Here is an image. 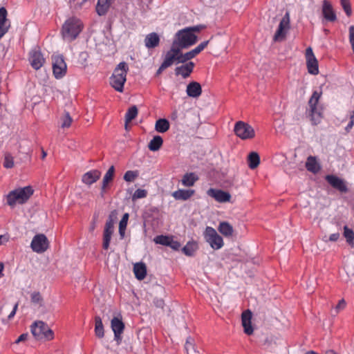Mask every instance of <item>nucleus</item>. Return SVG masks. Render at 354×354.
Instances as JSON below:
<instances>
[{
    "instance_id": "f257e3e1",
    "label": "nucleus",
    "mask_w": 354,
    "mask_h": 354,
    "mask_svg": "<svg viewBox=\"0 0 354 354\" xmlns=\"http://www.w3.org/2000/svg\"><path fill=\"white\" fill-rule=\"evenodd\" d=\"M82 28L83 24L80 19L76 17H71L62 26V37L67 41H72L78 37Z\"/></svg>"
},
{
    "instance_id": "f03ea898",
    "label": "nucleus",
    "mask_w": 354,
    "mask_h": 354,
    "mask_svg": "<svg viewBox=\"0 0 354 354\" xmlns=\"http://www.w3.org/2000/svg\"><path fill=\"white\" fill-rule=\"evenodd\" d=\"M129 66L124 62L119 63L110 77V84L118 92H122L127 80Z\"/></svg>"
},
{
    "instance_id": "7ed1b4c3",
    "label": "nucleus",
    "mask_w": 354,
    "mask_h": 354,
    "mask_svg": "<svg viewBox=\"0 0 354 354\" xmlns=\"http://www.w3.org/2000/svg\"><path fill=\"white\" fill-rule=\"evenodd\" d=\"M33 192L30 186L14 189L6 195L7 204L10 207H14L16 203L23 204L29 199Z\"/></svg>"
},
{
    "instance_id": "20e7f679",
    "label": "nucleus",
    "mask_w": 354,
    "mask_h": 354,
    "mask_svg": "<svg viewBox=\"0 0 354 354\" xmlns=\"http://www.w3.org/2000/svg\"><path fill=\"white\" fill-rule=\"evenodd\" d=\"M31 333L38 340H50L54 337L53 331L42 321L35 322L31 325Z\"/></svg>"
},
{
    "instance_id": "39448f33",
    "label": "nucleus",
    "mask_w": 354,
    "mask_h": 354,
    "mask_svg": "<svg viewBox=\"0 0 354 354\" xmlns=\"http://www.w3.org/2000/svg\"><path fill=\"white\" fill-rule=\"evenodd\" d=\"M176 40L180 47L188 48L198 41L197 36L186 28L178 30L175 35Z\"/></svg>"
},
{
    "instance_id": "423d86ee",
    "label": "nucleus",
    "mask_w": 354,
    "mask_h": 354,
    "mask_svg": "<svg viewBox=\"0 0 354 354\" xmlns=\"http://www.w3.org/2000/svg\"><path fill=\"white\" fill-rule=\"evenodd\" d=\"M205 241L214 250H219L223 246V238L217 233L212 227L207 226L204 232Z\"/></svg>"
},
{
    "instance_id": "0eeeda50",
    "label": "nucleus",
    "mask_w": 354,
    "mask_h": 354,
    "mask_svg": "<svg viewBox=\"0 0 354 354\" xmlns=\"http://www.w3.org/2000/svg\"><path fill=\"white\" fill-rule=\"evenodd\" d=\"M234 132L236 136L242 140L252 139L255 136V132L253 127L243 121H238L236 122L234 128Z\"/></svg>"
},
{
    "instance_id": "6e6552de",
    "label": "nucleus",
    "mask_w": 354,
    "mask_h": 354,
    "mask_svg": "<svg viewBox=\"0 0 354 354\" xmlns=\"http://www.w3.org/2000/svg\"><path fill=\"white\" fill-rule=\"evenodd\" d=\"M28 60L30 66L35 70H39L43 66L45 63V58L38 46H35L30 50Z\"/></svg>"
},
{
    "instance_id": "1a4fd4ad",
    "label": "nucleus",
    "mask_w": 354,
    "mask_h": 354,
    "mask_svg": "<svg viewBox=\"0 0 354 354\" xmlns=\"http://www.w3.org/2000/svg\"><path fill=\"white\" fill-rule=\"evenodd\" d=\"M49 245L47 237L43 234L35 235L31 241L30 247L37 253L45 252Z\"/></svg>"
},
{
    "instance_id": "9d476101",
    "label": "nucleus",
    "mask_w": 354,
    "mask_h": 354,
    "mask_svg": "<svg viewBox=\"0 0 354 354\" xmlns=\"http://www.w3.org/2000/svg\"><path fill=\"white\" fill-rule=\"evenodd\" d=\"M53 72L56 79L62 78L66 73V64L62 55L53 57Z\"/></svg>"
},
{
    "instance_id": "9b49d317",
    "label": "nucleus",
    "mask_w": 354,
    "mask_h": 354,
    "mask_svg": "<svg viewBox=\"0 0 354 354\" xmlns=\"http://www.w3.org/2000/svg\"><path fill=\"white\" fill-rule=\"evenodd\" d=\"M321 92H318L317 91H315L313 93L312 96L310 97L308 101V105L310 107V115L311 117V120L314 124H317L319 122V119L320 118V113L317 111V104L319 102V100L321 97Z\"/></svg>"
},
{
    "instance_id": "f8f14e48",
    "label": "nucleus",
    "mask_w": 354,
    "mask_h": 354,
    "mask_svg": "<svg viewBox=\"0 0 354 354\" xmlns=\"http://www.w3.org/2000/svg\"><path fill=\"white\" fill-rule=\"evenodd\" d=\"M290 26V15L287 12L283 18L281 19L278 29L277 30L274 35V41H281L285 38L286 36V30L289 28Z\"/></svg>"
},
{
    "instance_id": "ddd939ff",
    "label": "nucleus",
    "mask_w": 354,
    "mask_h": 354,
    "mask_svg": "<svg viewBox=\"0 0 354 354\" xmlns=\"http://www.w3.org/2000/svg\"><path fill=\"white\" fill-rule=\"evenodd\" d=\"M306 59L308 73L312 75L318 74V62L310 47L306 50Z\"/></svg>"
},
{
    "instance_id": "4468645a",
    "label": "nucleus",
    "mask_w": 354,
    "mask_h": 354,
    "mask_svg": "<svg viewBox=\"0 0 354 354\" xmlns=\"http://www.w3.org/2000/svg\"><path fill=\"white\" fill-rule=\"evenodd\" d=\"M207 195L221 203L230 202L231 199V195L229 192L219 189L209 188L207 191Z\"/></svg>"
},
{
    "instance_id": "2eb2a0df",
    "label": "nucleus",
    "mask_w": 354,
    "mask_h": 354,
    "mask_svg": "<svg viewBox=\"0 0 354 354\" xmlns=\"http://www.w3.org/2000/svg\"><path fill=\"white\" fill-rule=\"evenodd\" d=\"M326 180L333 187L338 191L342 193L347 192L348 188L344 180L334 175H327Z\"/></svg>"
},
{
    "instance_id": "dca6fc26",
    "label": "nucleus",
    "mask_w": 354,
    "mask_h": 354,
    "mask_svg": "<svg viewBox=\"0 0 354 354\" xmlns=\"http://www.w3.org/2000/svg\"><path fill=\"white\" fill-rule=\"evenodd\" d=\"M101 174V171L98 169H91L82 175V181L90 186L100 179Z\"/></svg>"
},
{
    "instance_id": "f3484780",
    "label": "nucleus",
    "mask_w": 354,
    "mask_h": 354,
    "mask_svg": "<svg viewBox=\"0 0 354 354\" xmlns=\"http://www.w3.org/2000/svg\"><path fill=\"white\" fill-rule=\"evenodd\" d=\"M252 313L250 310H245L241 315L242 326L244 333L248 335L253 333L254 329L251 323Z\"/></svg>"
},
{
    "instance_id": "a211bd4d",
    "label": "nucleus",
    "mask_w": 354,
    "mask_h": 354,
    "mask_svg": "<svg viewBox=\"0 0 354 354\" xmlns=\"http://www.w3.org/2000/svg\"><path fill=\"white\" fill-rule=\"evenodd\" d=\"M322 15L327 21L333 22L337 19L336 14L331 4L326 0L324 1L322 5Z\"/></svg>"
},
{
    "instance_id": "6ab92c4d",
    "label": "nucleus",
    "mask_w": 354,
    "mask_h": 354,
    "mask_svg": "<svg viewBox=\"0 0 354 354\" xmlns=\"http://www.w3.org/2000/svg\"><path fill=\"white\" fill-rule=\"evenodd\" d=\"M194 68V63L189 62L175 68L176 75H181L183 78L188 77L192 73Z\"/></svg>"
},
{
    "instance_id": "aec40b11",
    "label": "nucleus",
    "mask_w": 354,
    "mask_h": 354,
    "mask_svg": "<svg viewBox=\"0 0 354 354\" xmlns=\"http://www.w3.org/2000/svg\"><path fill=\"white\" fill-rule=\"evenodd\" d=\"M115 0H97L95 11L99 16H104L109 11L111 4Z\"/></svg>"
},
{
    "instance_id": "412c9836",
    "label": "nucleus",
    "mask_w": 354,
    "mask_h": 354,
    "mask_svg": "<svg viewBox=\"0 0 354 354\" xmlns=\"http://www.w3.org/2000/svg\"><path fill=\"white\" fill-rule=\"evenodd\" d=\"M187 94L191 97H198L202 93V88L201 84L197 82H191L187 86Z\"/></svg>"
},
{
    "instance_id": "4be33fe9",
    "label": "nucleus",
    "mask_w": 354,
    "mask_h": 354,
    "mask_svg": "<svg viewBox=\"0 0 354 354\" xmlns=\"http://www.w3.org/2000/svg\"><path fill=\"white\" fill-rule=\"evenodd\" d=\"M305 167L308 171L314 174H317L321 170V165L317 162L315 156H308L307 158Z\"/></svg>"
},
{
    "instance_id": "5701e85b",
    "label": "nucleus",
    "mask_w": 354,
    "mask_h": 354,
    "mask_svg": "<svg viewBox=\"0 0 354 354\" xmlns=\"http://www.w3.org/2000/svg\"><path fill=\"white\" fill-rule=\"evenodd\" d=\"M111 327L113 333H123L125 326L120 315L111 319Z\"/></svg>"
},
{
    "instance_id": "b1692460",
    "label": "nucleus",
    "mask_w": 354,
    "mask_h": 354,
    "mask_svg": "<svg viewBox=\"0 0 354 354\" xmlns=\"http://www.w3.org/2000/svg\"><path fill=\"white\" fill-rule=\"evenodd\" d=\"M160 37L156 32L148 34L145 39V44L147 48H153L158 46Z\"/></svg>"
},
{
    "instance_id": "393cba45",
    "label": "nucleus",
    "mask_w": 354,
    "mask_h": 354,
    "mask_svg": "<svg viewBox=\"0 0 354 354\" xmlns=\"http://www.w3.org/2000/svg\"><path fill=\"white\" fill-rule=\"evenodd\" d=\"M194 192L193 189H178L172 193V196L176 200L187 201L194 195Z\"/></svg>"
},
{
    "instance_id": "a878e982",
    "label": "nucleus",
    "mask_w": 354,
    "mask_h": 354,
    "mask_svg": "<svg viewBox=\"0 0 354 354\" xmlns=\"http://www.w3.org/2000/svg\"><path fill=\"white\" fill-rule=\"evenodd\" d=\"M114 172H115V168L114 166H111L107 171L106 172L105 175L103 177L102 183V192L101 196H103L104 192H105L106 187L109 185L110 182H111L113 179L114 176Z\"/></svg>"
},
{
    "instance_id": "bb28decb",
    "label": "nucleus",
    "mask_w": 354,
    "mask_h": 354,
    "mask_svg": "<svg viewBox=\"0 0 354 354\" xmlns=\"http://www.w3.org/2000/svg\"><path fill=\"white\" fill-rule=\"evenodd\" d=\"M133 272L138 280H142L147 274V268L143 263H136L133 266Z\"/></svg>"
},
{
    "instance_id": "cd10ccee",
    "label": "nucleus",
    "mask_w": 354,
    "mask_h": 354,
    "mask_svg": "<svg viewBox=\"0 0 354 354\" xmlns=\"http://www.w3.org/2000/svg\"><path fill=\"white\" fill-rule=\"evenodd\" d=\"M198 249V244L195 241H189L183 248V252L187 257H192Z\"/></svg>"
},
{
    "instance_id": "c85d7f7f",
    "label": "nucleus",
    "mask_w": 354,
    "mask_h": 354,
    "mask_svg": "<svg viewBox=\"0 0 354 354\" xmlns=\"http://www.w3.org/2000/svg\"><path fill=\"white\" fill-rule=\"evenodd\" d=\"M218 230L220 233L227 237L232 236L234 232L233 227L226 221L221 222Z\"/></svg>"
},
{
    "instance_id": "c756f323",
    "label": "nucleus",
    "mask_w": 354,
    "mask_h": 354,
    "mask_svg": "<svg viewBox=\"0 0 354 354\" xmlns=\"http://www.w3.org/2000/svg\"><path fill=\"white\" fill-rule=\"evenodd\" d=\"M95 334L98 338H102L104 336V326L100 316L95 317Z\"/></svg>"
},
{
    "instance_id": "7c9ffc66",
    "label": "nucleus",
    "mask_w": 354,
    "mask_h": 354,
    "mask_svg": "<svg viewBox=\"0 0 354 354\" xmlns=\"http://www.w3.org/2000/svg\"><path fill=\"white\" fill-rule=\"evenodd\" d=\"M169 122L165 118L158 119L155 124V129L159 133H165L169 129Z\"/></svg>"
},
{
    "instance_id": "2f4dec72",
    "label": "nucleus",
    "mask_w": 354,
    "mask_h": 354,
    "mask_svg": "<svg viewBox=\"0 0 354 354\" xmlns=\"http://www.w3.org/2000/svg\"><path fill=\"white\" fill-rule=\"evenodd\" d=\"M163 140L160 136H155L153 139L149 142L148 147L151 151H158L162 145Z\"/></svg>"
},
{
    "instance_id": "473e14b6",
    "label": "nucleus",
    "mask_w": 354,
    "mask_h": 354,
    "mask_svg": "<svg viewBox=\"0 0 354 354\" xmlns=\"http://www.w3.org/2000/svg\"><path fill=\"white\" fill-rule=\"evenodd\" d=\"M198 179V176L194 173H187L183 177L182 184L187 187H191L194 185Z\"/></svg>"
},
{
    "instance_id": "72a5a7b5",
    "label": "nucleus",
    "mask_w": 354,
    "mask_h": 354,
    "mask_svg": "<svg viewBox=\"0 0 354 354\" xmlns=\"http://www.w3.org/2000/svg\"><path fill=\"white\" fill-rule=\"evenodd\" d=\"M248 166L250 169H254L258 167L260 163V158L257 152L252 151L250 153L248 158Z\"/></svg>"
},
{
    "instance_id": "f704fd0d",
    "label": "nucleus",
    "mask_w": 354,
    "mask_h": 354,
    "mask_svg": "<svg viewBox=\"0 0 354 354\" xmlns=\"http://www.w3.org/2000/svg\"><path fill=\"white\" fill-rule=\"evenodd\" d=\"M138 115V108L136 105L131 106L125 114V127L127 124L136 118Z\"/></svg>"
},
{
    "instance_id": "c9c22d12",
    "label": "nucleus",
    "mask_w": 354,
    "mask_h": 354,
    "mask_svg": "<svg viewBox=\"0 0 354 354\" xmlns=\"http://www.w3.org/2000/svg\"><path fill=\"white\" fill-rule=\"evenodd\" d=\"M174 62L179 64L178 57H176L174 55H171L170 53L167 52L164 60L162 63V67L168 68L171 66Z\"/></svg>"
},
{
    "instance_id": "e433bc0d",
    "label": "nucleus",
    "mask_w": 354,
    "mask_h": 354,
    "mask_svg": "<svg viewBox=\"0 0 354 354\" xmlns=\"http://www.w3.org/2000/svg\"><path fill=\"white\" fill-rule=\"evenodd\" d=\"M115 215L113 212H112L110 215L109 216V218L106 222L105 227L104 230V233H110L113 234V227H114V219L113 217H115Z\"/></svg>"
},
{
    "instance_id": "4c0bfd02",
    "label": "nucleus",
    "mask_w": 354,
    "mask_h": 354,
    "mask_svg": "<svg viewBox=\"0 0 354 354\" xmlns=\"http://www.w3.org/2000/svg\"><path fill=\"white\" fill-rule=\"evenodd\" d=\"M31 303L37 305L39 307L44 306V299L39 292H33L30 295Z\"/></svg>"
},
{
    "instance_id": "58836bf2",
    "label": "nucleus",
    "mask_w": 354,
    "mask_h": 354,
    "mask_svg": "<svg viewBox=\"0 0 354 354\" xmlns=\"http://www.w3.org/2000/svg\"><path fill=\"white\" fill-rule=\"evenodd\" d=\"M185 48L180 47L179 44H178V41L175 39L172 44V46L169 50L167 53H170L171 55H174L176 57H179L181 55V50Z\"/></svg>"
},
{
    "instance_id": "ea45409f",
    "label": "nucleus",
    "mask_w": 354,
    "mask_h": 354,
    "mask_svg": "<svg viewBox=\"0 0 354 354\" xmlns=\"http://www.w3.org/2000/svg\"><path fill=\"white\" fill-rule=\"evenodd\" d=\"M344 236L349 244H353L354 241V232L346 225L344 227Z\"/></svg>"
},
{
    "instance_id": "a19ab883",
    "label": "nucleus",
    "mask_w": 354,
    "mask_h": 354,
    "mask_svg": "<svg viewBox=\"0 0 354 354\" xmlns=\"http://www.w3.org/2000/svg\"><path fill=\"white\" fill-rule=\"evenodd\" d=\"M195 55L193 54L192 50L187 52L185 53H181V55L178 57V62L182 64H186L187 62L191 60L194 58Z\"/></svg>"
},
{
    "instance_id": "79ce46f5",
    "label": "nucleus",
    "mask_w": 354,
    "mask_h": 354,
    "mask_svg": "<svg viewBox=\"0 0 354 354\" xmlns=\"http://www.w3.org/2000/svg\"><path fill=\"white\" fill-rule=\"evenodd\" d=\"M171 237L164 235H158L155 237L154 241L157 244L168 246Z\"/></svg>"
},
{
    "instance_id": "37998d69",
    "label": "nucleus",
    "mask_w": 354,
    "mask_h": 354,
    "mask_svg": "<svg viewBox=\"0 0 354 354\" xmlns=\"http://www.w3.org/2000/svg\"><path fill=\"white\" fill-rule=\"evenodd\" d=\"M138 176V171L129 170L124 174V180L127 182H133Z\"/></svg>"
},
{
    "instance_id": "c03bdc74",
    "label": "nucleus",
    "mask_w": 354,
    "mask_h": 354,
    "mask_svg": "<svg viewBox=\"0 0 354 354\" xmlns=\"http://www.w3.org/2000/svg\"><path fill=\"white\" fill-rule=\"evenodd\" d=\"M185 349L186 350L187 354H190V352L193 351L196 353L195 347H194V340L192 337H188L187 338Z\"/></svg>"
},
{
    "instance_id": "a18cd8bd",
    "label": "nucleus",
    "mask_w": 354,
    "mask_h": 354,
    "mask_svg": "<svg viewBox=\"0 0 354 354\" xmlns=\"http://www.w3.org/2000/svg\"><path fill=\"white\" fill-rule=\"evenodd\" d=\"M341 6L344 9L346 15L348 17H350L352 14V9L349 0H340Z\"/></svg>"
},
{
    "instance_id": "49530a36",
    "label": "nucleus",
    "mask_w": 354,
    "mask_h": 354,
    "mask_svg": "<svg viewBox=\"0 0 354 354\" xmlns=\"http://www.w3.org/2000/svg\"><path fill=\"white\" fill-rule=\"evenodd\" d=\"M62 127L68 128L71 126L72 122V118L68 112H65L64 115L62 118Z\"/></svg>"
},
{
    "instance_id": "de8ad7c7",
    "label": "nucleus",
    "mask_w": 354,
    "mask_h": 354,
    "mask_svg": "<svg viewBox=\"0 0 354 354\" xmlns=\"http://www.w3.org/2000/svg\"><path fill=\"white\" fill-rule=\"evenodd\" d=\"M147 195V192L145 189H138L132 196V201H134L137 199L145 198Z\"/></svg>"
},
{
    "instance_id": "09e8293b",
    "label": "nucleus",
    "mask_w": 354,
    "mask_h": 354,
    "mask_svg": "<svg viewBox=\"0 0 354 354\" xmlns=\"http://www.w3.org/2000/svg\"><path fill=\"white\" fill-rule=\"evenodd\" d=\"M209 40H206L201 42L199 45H198L195 48L192 49L193 54L195 57L198 55L201 51H203L208 45Z\"/></svg>"
},
{
    "instance_id": "8fccbe9b",
    "label": "nucleus",
    "mask_w": 354,
    "mask_h": 354,
    "mask_svg": "<svg viewBox=\"0 0 354 354\" xmlns=\"http://www.w3.org/2000/svg\"><path fill=\"white\" fill-rule=\"evenodd\" d=\"M348 117L349 118V122L345 127L347 132L350 131L354 125V110L348 112Z\"/></svg>"
},
{
    "instance_id": "3c124183",
    "label": "nucleus",
    "mask_w": 354,
    "mask_h": 354,
    "mask_svg": "<svg viewBox=\"0 0 354 354\" xmlns=\"http://www.w3.org/2000/svg\"><path fill=\"white\" fill-rule=\"evenodd\" d=\"M8 12L7 10L4 7L0 8V22L3 24L10 23V21L7 19Z\"/></svg>"
},
{
    "instance_id": "603ef678",
    "label": "nucleus",
    "mask_w": 354,
    "mask_h": 354,
    "mask_svg": "<svg viewBox=\"0 0 354 354\" xmlns=\"http://www.w3.org/2000/svg\"><path fill=\"white\" fill-rule=\"evenodd\" d=\"M10 27V23H8V24H7L0 22V39L3 37L6 32H8Z\"/></svg>"
},
{
    "instance_id": "864d4df0",
    "label": "nucleus",
    "mask_w": 354,
    "mask_h": 354,
    "mask_svg": "<svg viewBox=\"0 0 354 354\" xmlns=\"http://www.w3.org/2000/svg\"><path fill=\"white\" fill-rule=\"evenodd\" d=\"M3 166L6 168L10 169L14 166V162L12 158L10 156H6L3 162Z\"/></svg>"
},
{
    "instance_id": "5fc2aeb1",
    "label": "nucleus",
    "mask_w": 354,
    "mask_h": 354,
    "mask_svg": "<svg viewBox=\"0 0 354 354\" xmlns=\"http://www.w3.org/2000/svg\"><path fill=\"white\" fill-rule=\"evenodd\" d=\"M129 219V214L125 213L120 221L119 227L126 229Z\"/></svg>"
},
{
    "instance_id": "6e6d98bb",
    "label": "nucleus",
    "mask_w": 354,
    "mask_h": 354,
    "mask_svg": "<svg viewBox=\"0 0 354 354\" xmlns=\"http://www.w3.org/2000/svg\"><path fill=\"white\" fill-rule=\"evenodd\" d=\"M169 243L168 246H169L170 248H171L172 249H174V250H178L181 246L180 243L177 241H174L171 237V239L169 241Z\"/></svg>"
},
{
    "instance_id": "4d7b16f0",
    "label": "nucleus",
    "mask_w": 354,
    "mask_h": 354,
    "mask_svg": "<svg viewBox=\"0 0 354 354\" xmlns=\"http://www.w3.org/2000/svg\"><path fill=\"white\" fill-rule=\"evenodd\" d=\"M349 40L354 52V26H351L349 28Z\"/></svg>"
},
{
    "instance_id": "13d9d810",
    "label": "nucleus",
    "mask_w": 354,
    "mask_h": 354,
    "mask_svg": "<svg viewBox=\"0 0 354 354\" xmlns=\"http://www.w3.org/2000/svg\"><path fill=\"white\" fill-rule=\"evenodd\" d=\"M153 304L154 305L158 307V308H162L164 307V305H165V302H164V300L162 299H160V298H155L153 299Z\"/></svg>"
},
{
    "instance_id": "bf43d9fd",
    "label": "nucleus",
    "mask_w": 354,
    "mask_h": 354,
    "mask_svg": "<svg viewBox=\"0 0 354 354\" xmlns=\"http://www.w3.org/2000/svg\"><path fill=\"white\" fill-rule=\"evenodd\" d=\"M203 28V26L198 25L191 27H187L186 28L190 30L191 32L195 33L196 32H200Z\"/></svg>"
},
{
    "instance_id": "052dcab7",
    "label": "nucleus",
    "mask_w": 354,
    "mask_h": 354,
    "mask_svg": "<svg viewBox=\"0 0 354 354\" xmlns=\"http://www.w3.org/2000/svg\"><path fill=\"white\" fill-rule=\"evenodd\" d=\"M114 333V340L116 342L118 345H120L121 344L122 339V333Z\"/></svg>"
},
{
    "instance_id": "680f3d73",
    "label": "nucleus",
    "mask_w": 354,
    "mask_h": 354,
    "mask_svg": "<svg viewBox=\"0 0 354 354\" xmlns=\"http://www.w3.org/2000/svg\"><path fill=\"white\" fill-rule=\"evenodd\" d=\"M17 308H18V303H16L15 304V306H13V308H12V310L10 312V313L8 315V319H11L12 318L14 317V316L16 314V312H17Z\"/></svg>"
},
{
    "instance_id": "e2e57ef3",
    "label": "nucleus",
    "mask_w": 354,
    "mask_h": 354,
    "mask_svg": "<svg viewBox=\"0 0 354 354\" xmlns=\"http://www.w3.org/2000/svg\"><path fill=\"white\" fill-rule=\"evenodd\" d=\"M346 306V301L344 299H341L337 305L336 306L335 308L337 310H339L340 309H343Z\"/></svg>"
},
{
    "instance_id": "0e129e2a",
    "label": "nucleus",
    "mask_w": 354,
    "mask_h": 354,
    "mask_svg": "<svg viewBox=\"0 0 354 354\" xmlns=\"http://www.w3.org/2000/svg\"><path fill=\"white\" fill-rule=\"evenodd\" d=\"M28 337V333H23L21 334L18 338L16 340V343L18 344L21 342H24L25 341Z\"/></svg>"
},
{
    "instance_id": "69168bd1",
    "label": "nucleus",
    "mask_w": 354,
    "mask_h": 354,
    "mask_svg": "<svg viewBox=\"0 0 354 354\" xmlns=\"http://www.w3.org/2000/svg\"><path fill=\"white\" fill-rule=\"evenodd\" d=\"M339 237V234L338 232L331 234L329 236V241H336L338 240Z\"/></svg>"
},
{
    "instance_id": "338daca9",
    "label": "nucleus",
    "mask_w": 354,
    "mask_h": 354,
    "mask_svg": "<svg viewBox=\"0 0 354 354\" xmlns=\"http://www.w3.org/2000/svg\"><path fill=\"white\" fill-rule=\"evenodd\" d=\"M112 234L104 233L103 234V241L110 242L111 239Z\"/></svg>"
},
{
    "instance_id": "774afa93",
    "label": "nucleus",
    "mask_w": 354,
    "mask_h": 354,
    "mask_svg": "<svg viewBox=\"0 0 354 354\" xmlns=\"http://www.w3.org/2000/svg\"><path fill=\"white\" fill-rule=\"evenodd\" d=\"M178 114L176 110L174 111L169 116L170 119L173 121H176L178 119Z\"/></svg>"
}]
</instances>
